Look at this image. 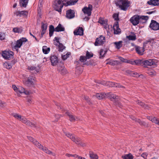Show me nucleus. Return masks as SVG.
<instances>
[{
	"label": "nucleus",
	"mask_w": 159,
	"mask_h": 159,
	"mask_svg": "<svg viewBox=\"0 0 159 159\" xmlns=\"http://www.w3.org/2000/svg\"><path fill=\"white\" fill-rule=\"evenodd\" d=\"M148 19V17L147 16H139L135 15L132 17L130 19L131 22L134 25H137L139 22L144 23Z\"/></svg>",
	"instance_id": "nucleus-1"
},
{
	"label": "nucleus",
	"mask_w": 159,
	"mask_h": 159,
	"mask_svg": "<svg viewBox=\"0 0 159 159\" xmlns=\"http://www.w3.org/2000/svg\"><path fill=\"white\" fill-rule=\"evenodd\" d=\"M12 115L15 118L21 121L23 123L27 125L32 127H36L35 124L30 122L25 117L22 116L17 113H13Z\"/></svg>",
	"instance_id": "nucleus-2"
},
{
	"label": "nucleus",
	"mask_w": 159,
	"mask_h": 159,
	"mask_svg": "<svg viewBox=\"0 0 159 159\" xmlns=\"http://www.w3.org/2000/svg\"><path fill=\"white\" fill-rule=\"evenodd\" d=\"M116 5L121 10L125 11L129 6L130 2L127 0H119L116 3Z\"/></svg>",
	"instance_id": "nucleus-3"
},
{
	"label": "nucleus",
	"mask_w": 159,
	"mask_h": 159,
	"mask_svg": "<svg viewBox=\"0 0 159 159\" xmlns=\"http://www.w3.org/2000/svg\"><path fill=\"white\" fill-rule=\"evenodd\" d=\"M33 143L38 148L41 149H42L47 154H52L53 156H55V153H53L51 151L48 150V149H47L45 147H43V146H42L38 142L35 140H34V141L33 142Z\"/></svg>",
	"instance_id": "nucleus-4"
},
{
	"label": "nucleus",
	"mask_w": 159,
	"mask_h": 159,
	"mask_svg": "<svg viewBox=\"0 0 159 159\" xmlns=\"http://www.w3.org/2000/svg\"><path fill=\"white\" fill-rule=\"evenodd\" d=\"M53 7L56 11L61 12L63 7V3L61 0H55L53 3Z\"/></svg>",
	"instance_id": "nucleus-5"
},
{
	"label": "nucleus",
	"mask_w": 159,
	"mask_h": 159,
	"mask_svg": "<svg viewBox=\"0 0 159 159\" xmlns=\"http://www.w3.org/2000/svg\"><path fill=\"white\" fill-rule=\"evenodd\" d=\"M119 59L122 62L127 63H130L132 65L136 64L137 65H139L142 62V61L140 60H137L133 61H130L126 59H124L120 57H119Z\"/></svg>",
	"instance_id": "nucleus-6"
},
{
	"label": "nucleus",
	"mask_w": 159,
	"mask_h": 159,
	"mask_svg": "<svg viewBox=\"0 0 159 159\" xmlns=\"http://www.w3.org/2000/svg\"><path fill=\"white\" fill-rule=\"evenodd\" d=\"M27 41V39L26 38H22L20 39L17 40L16 42L15 45L14 47V48L16 50H18V48H20L23 43Z\"/></svg>",
	"instance_id": "nucleus-7"
},
{
	"label": "nucleus",
	"mask_w": 159,
	"mask_h": 159,
	"mask_svg": "<svg viewBox=\"0 0 159 159\" xmlns=\"http://www.w3.org/2000/svg\"><path fill=\"white\" fill-rule=\"evenodd\" d=\"M34 77L33 76L29 77L24 83L25 85L28 87L33 86L34 85Z\"/></svg>",
	"instance_id": "nucleus-8"
},
{
	"label": "nucleus",
	"mask_w": 159,
	"mask_h": 159,
	"mask_svg": "<svg viewBox=\"0 0 159 159\" xmlns=\"http://www.w3.org/2000/svg\"><path fill=\"white\" fill-rule=\"evenodd\" d=\"M14 53L13 52L10 51H4L2 52V56L3 57L7 59L12 58Z\"/></svg>",
	"instance_id": "nucleus-9"
},
{
	"label": "nucleus",
	"mask_w": 159,
	"mask_h": 159,
	"mask_svg": "<svg viewBox=\"0 0 159 159\" xmlns=\"http://www.w3.org/2000/svg\"><path fill=\"white\" fill-rule=\"evenodd\" d=\"M143 63L145 66H151L156 65L157 61L155 59H151L144 61Z\"/></svg>",
	"instance_id": "nucleus-10"
},
{
	"label": "nucleus",
	"mask_w": 159,
	"mask_h": 159,
	"mask_svg": "<svg viewBox=\"0 0 159 159\" xmlns=\"http://www.w3.org/2000/svg\"><path fill=\"white\" fill-rule=\"evenodd\" d=\"M105 41V37L102 35H101L100 37L96 39L94 44L95 46L103 44Z\"/></svg>",
	"instance_id": "nucleus-11"
},
{
	"label": "nucleus",
	"mask_w": 159,
	"mask_h": 159,
	"mask_svg": "<svg viewBox=\"0 0 159 159\" xmlns=\"http://www.w3.org/2000/svg\"><path fill=\"white\" fill-rule=\"evenodd\" d=\"M92 8V6L91 5L89 4L88 7H84L82 9V11L84 14H87L88 16H89L91 15Z\"/></svg>",
	"instance_id": "nucleus-12"
},
{
	"label": "nucleus",
	"mask_w": 159,
	"mask_h": 159,
	"mask_svg": "<svg viewBox=\"0 0 159 159\" xmlns=\"http://www.w3.org/2000/svg\"><path fill=\"white\" fill-rule=\"evenodd\" d=\"M149 27L153 30H157L159 29V23L156 21L152 20Z\"/></svg>",
	"instance_id": "nucleus-13"
},
{
	"label": "nucleus",
	"mask_w": 159,
	"mask_h": 159,
	"mask_svg": "<svg viewBox=\"0 0 159 159\" xmlns=\"http://www.w3.org/2000/svg\"><path fill=\"white\" fill-rule=\"evenodd\" d=\"M75 12L73 10H68L66 11V16L68 19H71L75 17Z\"/></svg>",
	"instance_id": "nucleus-14"
},
{
	"label": "nucleus",
	"mask_w": 159,
	"mask_h": 159,
	"mask_svg": "<svg viewBox=\"0 0 159 159\" xmlns=\"http://www.w3.org/2000/svg\"><path fill=\"white\" fill-rule=\"evenodd\" d=\"M109 94L107 95V97L111 101H113L116 100V101H118L120 99L118 96L116 95L115 94H112L111 93H108Z\"/></svg>",
	"instance_id": "nucleus-15"
},
{
	"label": "nucleus",
	"mask_w": 159,
	"mask_h": 159,
	"mask_svg": "<svg viewBox=\"0 0 159 159\" xmlns=\"http://www.w3.org/2000/svg\"><path fill=\"white\" fill-rule=\"evenodd\" d=\"M50 60L51 64L53 66H56L58 62V57L55 55L51 56Z\"/></svg>",
	"instance_id": "nucleus-16"
},
{
	"label": "nucleus",
	"mask_w": 159,
	"mask_h": 159,
	"mask_svg": "<svg viewBox=\"0 0 159 159\" xmlns=\"http://www.w3.org/2000/svg\"><path fill=\"white\" fill-rule=\"evenodd\" d=\"M107 86L111 87H115L125 88L124 87L119 84H118L113 83L112 82L110 81L107 82Z\"/></svg>",
	"instance_id": "nucleus-17"
},
{
	"label": "nucleus",
	"mask_w": 159,
	"mask_h": 159,
	"mask_svg": "<svg viewBox=\"0 0 159 159\" xmlns=\"http://www.w3.org/2000/svg\"><path fill=\"white\" fill-rule=\"evenodd\" d=\"M72 139L71 140L76 144L83 147L85 146V144L84 143H81L80 139L79 138L74 137V138H72Z\"/></svg>",
	"instance_id": "nucleus-18"
},
{
	"label": "nucleus",
	"mask_w": 159,
	"mask_h": 159,
	"mask_svg": "<svg viewBox=\"0 0 159 159\" xmlns=\"http://www.w3.org/2000/svg\"><path fill=\"white\" fill-rule=\"evenodd\" d=\"M113 29L114 30V33L116 34H118L120 33L121 30L119 28V24L118 22H116L113 25Z\"/></svg>",
	"instance_id": "nucleus-19"
},
{
	"label": "nucleus",
	"mask_w": 159,
	"mask_h": 159,
	"mask_svg": "<svg viewBox=\"0 0 159 159\" xmlns=\"http://www.w3.org/2000/svg\"><path fill=\"white\" fill-rule=\"evenodd\" d=\"M108 94V93H97L95 96L98 99L101 100L107 98V95Z\"/></svg>",
	"instance_id": "nucleus-20"
},
{
	"label": "nucleus",
	"mask_w": 159,
	"mask_h": 159,
	"mask_svg": "<svg viewBox=\"0 0 159 159\" xmlns=\"http://www.w3.org/2000/svg\"><path fill=\"white\" fill-rule=\"evenodd\" d=\"M84 30L83 28L79 27L78 29H77L74 32L75 35H83V33Z\"/></svg>",
	"instance_id": "nucleus-21"
},
{
	"label": "nucleus",
	"mask_w": 159,
	"mask_h": 159,
	"mask_svg": "<svg viewBox=\"0 0 159 159\" xmlns=\"http://www.w3.org/2000/svg\"><path fill=\"white\" fill-rule=\"evenodd\" d=\"M18 93H24L26 95L30 94V92L28 90H25V89L22 87H19L18 88Z\"/></svg>",
	"instance_id": "nucleus-22"
},
{
	"label": "nucleus",
	"mask_w": 159,
	"mask_h": 159,
	"mask_svg": "<svg viewBox=\"0 0 159 159\" xmlns=\"http://www.w3.org/2000/svg\"><path fill=\"white\" fill-rule=\"evenodd\" d=\"M66 114H67L69 117V120L70 121L72 122L75 121L76 120H78L79 118L74 115H72L71 114L69 113L68 111H66Z\"/></svg>",
	"instance_id": "nucleus-23"
},
{
	"label": "nucleus",
	"mask_w": 159,
	"mask_h": 159,
	"mask_svg": "<svg viewBox=\"0 0 159 159\" xmlns=\"http://www.w3.org/2000/svg\"><path fill=\"white\" fill-rule=\"evenodd\" d=\"M135 50L139 54L141 55H143L144 51V48L143 47H140L138 46H135Z\"/></svg>",
	"instance_id": "nucleus-24"
},
{
	"label": "nucleus",
	"mask_w": 159,
	"mask_h": 159,
	"mask_svg": "<svg viewBox=\"0 0 159 159\" xmlns=\"http://www.w3.org/2000/svg\"><path fill=\"white\" fill-rule=\"evenodd\" d=\"M57 70L62 75H64L67 73V71L64 66H58Z\"/></svg>",
	"instance_id": "nucleus-25"
},
{
	"label": "nucleus",
	"mask_w": 159,
	"mask_h": 159,
	"mask_svg": "<svg viewBox=\"0 0 159 159\" xmlns=\"http://www.w3.org/2000/svg\"><path fill=\"white\" fill-rule=\"evenodd\" d=\"M147 3L154 6H158L159 5V0H150L147 2Z\"/></svg>",
	"instance_id": "nucleus-26"
},
{
	"label": "nucleus",
	"mask_w": 159,
	"mask_h": 159,
	"mask_svg": "<svg viewBox=\"0 0 159 159\" xmlns=\"http://www.w3.org/2000/svg\"><path fill=\"white\" fill-rule=\"evenodd\" d=\"M137 102L138 105H140L145 109L146 110H149L150 107L147 105L145 104L143 102L139 100L137 101Z\"/></svg>",
	"instance_id": "nucleus-27"
},
{
	"label": "nucleus",
	"mask_w": 159,
	"mask_h": 159,
	"mask_svg": "<svg viewBox=\"0 0 159 159\" xmlns=\"http://www.w3.org/2000/svg\"><path fill=\"white\" fill-rule=\"evenodd\" d=\"M125 72L127 75H129L132 76H135L136 77L139 76V75H138L137 73L129 70H126Z\"/></svg>",
	"instance_id": "nucleus-28"
},
{
	"label": "nucleus",
	"mask_w": 159,
	"mask_h": 159,
	"mask_svg": "<svg viewBox=\"0 0 159 159\" xmlns=\"http://www.w3.org/2000/svg\"><path fill=\"white\" fill-rule=\"evenodd\" d=\"M64 30V28L60 24H59L55 28V31L56 32H61Z\"/></svg>",
	"instance_id": "nucleus-29"
},
{
	"label": "nucleus",
	"mask_w": 159,
	"mask_h": 159,
	"mask_svg": "<svg viewBox=\"0 0 159 159\" xmlns=\"http://www.w3.org/2000/svg\"><path fill=\"white\" fill-rule=\"evenodd\" d=\"M54 31H55V28H54L53 25H50L49 27V35L50 37L52 36Z\"/></svg>",
	"instance_id": "nucleus-30"
},
{
	"label": "nucleus",
	"mask_w": 159,
	"mask_h": 159,
	"mask_svg": "<svg viewBox=\"0 0 159 159\" xmlns=\"http://www.w3.org/2000/svg\"><path fill=\"white\" fill-rule=\"evenodd\" d=\"M130 118L133 120H134L135 121L139 123L141 125H144L145 123L144 122L141 121L139 119H137L132 116H130Z\"/></svg>",
	"instance_id": "nucleus-31"
},
{
	"label": "nucleus",
	"mask_w": 159,
	"mask_h": 159,
	"mask_svg": "<svg viewBox=\"0 0 159 159\" xmlns=\"http://www.w3.org/2000/svg\"><path fill=\"white\" fill-rule=\"evenodd\" d=\"M28 0H20V5L21 7H26Z\"/></svg>",
	"instance_id": "nucleus-32"
},
{
	"label": "nucleus",
	"mask_w": 159,
	"mask_h": 159,
	"mask_svg": "<svg viewBox=\"0 0 159 159\" xmlns=\"http://www.w3.org/2000/svg\"><path fill=\"white\" fill-rule=\"evenodd\" d=\"M107 52V50L106 49L103 50V49H101L99 52L100 55L99 58H103V57L105 56V55L106 53Z\"/></svg>",
	"instance_id": "nucleus-33"
},
{
	"label": "nucleus",
	"mask_w": 159,
	"mask_h": 159,
	"mask_svg": "<svg viewBox=\"0 0 159 159\" xmlns=\"http://www.w3.org/2000/svg\"><path fill=\"white\" fill-rule=\"evenodd\" d=\"M90 159H98V156L93 152H90L89 153Z\"/></svg>",
	"instance_id": "nucleus-34"
},
{
	"label": "nucleus",
	"mask_w": 159,
	"mask_h": 159,
	"mask_svg": "<svg viewBox=\"0 0 159 159\" xmlns=\"http://www.w3.org/2000/svg\"><path fill=\"white\" fill-rule=\"evenodd\" d=\"M107 20H104L103 18H99L98 22L101 25H106L107 24Z\"/></svg>",
	"instance_id": "nucleus-35"
},
{
	"label": "nucleus",
	"mask_w": 159,
	"mask_h": 159,
	"mask_svg": "<svg viewBox=\"0 0 159 159\" xmlns=\"http://www.w3.org/2000/svg\"><path fill=\"white\" fill-rule=\"evenodd\" d=\"M67 5H73L75 4L78 0H66Z\"/></svg>",
	"instance_id": "nucleus-36"
},
{
	"label": "nucleus",
	"mask_w": 159,
	"mask_h": 159,
	"mask_svg": "<svg viewBox=\"0 0 159 159\" xmlns=\"http://www.w3.org/2000/svg\"><path fill=\"white\" fill-rule=\"evenodd\" d=\"M122 41H121L118 42H115L114 44L115 45L116 47L118 49H119L122 46Z\"/></svg>",
	"instance_id": "nucleus-37"
},
{
	"label": "nucleus",
	"mask_w": 159,
	"mask_h": 159,
	"mask_svg": "<svg viewBox=\"0 0 159 159\" xmlns=\"http://www.w3.org/2000/svg\"><path fill=\"white\" fill-rule=\"evenodd\" d=\"M28 69L30 70H34L35 73L38 72L39 70V68H37L36 67L33 66H29L28 67Z\"/></svg>",
	"instance_id": "nucleus-38"
},
{
	"label": "nucleus",
	"mask_w": 159,
	"mask_h": 159,
	"mask_svg": "<svg viewBox=\"0 0 159 159\" xmlns=\"http://www.w3.org/2000/svg\"><path fill=\"white\" fill-rule=\"evenodd\" d=\"M12 30L15 33H21L22 32L23 29L22 27H16L13 28Z\"/></svg>",
	"instance_id": "nucleus-39"
},
{
	"label": "nucleus",
	"mask_w": 159,
	"mask_h": 159,
	"mask_svg": "<svg viewBox=\"0 0 159 159\" xmlns=\"http://www.w3.org/2000/svg\"><path fill=\"white\" fill-rule=\"evenodd\" d=\"M122 158L125 159H133V157L130 153L122 156Z\"/></svg>",
	"instance_id": "nucleus-40"
},
{
	"label": "nucleus",
	"mask_w": 159,
	"mask_h": 159,
	"mask_svg": "<svg viewBox=\"0 0 159 159\" xmlns=\"http://www.w3.org/2000/svg\"><path fill=\"white\" fill-rule=\"evenodd\" d=\"M50 50V48H47V46H44L43 47V51L45 54L48 53L49 52Z\"/></svg>",
	"instance_id": "nucleus-41"
},
{
	"label": "nucleus",
	"mask_w": 159,
	"mask_h": 159,
	"mask_svg": "<svg viewBox=\"0 0 159 159\" xmlns=\"http://www.w3.org/2000/svg\"><path fill=\"white\" fill-rule=\"evenodd\" d=\"M93 56V54L91 52L87 51L86 53V57L87 59H89Z\"/></svg>",
	"instance_id": "nucleus-42"
},
{
	"label": "nucleus",
	"mask_w": 159,
	"mask_h": 159,
	"mask_svg": "<svg viewBox=\"0 0 159 159\" xmlns=\"http://www.w3.org/2000/svg\"><path fill=\"white\" fill-rule=\"evenodd\" d=\"M65 48V47L61 43L59 44L58 51L62 52L63 49Z\"/></svg>",
	"instance_id": "nucleus-43"
},
{
	"label": "nucleus",
	"mask_w": 159,
	"mask_h": 159,
	"mask_svg": "<svg viewBox=\"0 0 159 159\" xmlns=\"http://www.w3.org/2000/svg\"><path fill=\"white\" fill-rule=\"evenodd\" d=\"M127 37L129 40H135L136 39V36L134 34L133 35H129L127 36Z\"/></svg>",
	"instance_id": "nucleus-44"
},
{
	"label": "nucleus",
	"mask_w": 159,
	"mask_h": 159,
	"mask_svg": "<svg viewBox=\"0 0 159 159\" xmlns=\"http://www.w3.org/2000/svg\"><path fill=\"white\" fill-rule=\"evenodd\" d=\"M4 66L7 69H10L12 67L11 64L8 62H6L4 64Z\"/></svg>",
	"instance_id": "nucleus-45"
},
{
	"label": "nucleus",
	"mask_w": 159,
	"mask_h": 159,
	"mask_svg": "<svg viewBox=\"0 0 159 159\" xmlns=\"http://www.w3.org/2000/svg\"><path fill=\"white\" fill-rule=\"evenodd\" d=\"M148 74L150 76H155L156 75V73L155 71L153 70H149Z\"/></svg>",
	"instance_id": "nucleus-46"
},
{
	"label": "nucleus",
	"mask_w": 159,
	"mask_h": 159,
	"mask_svg": "<svg viewBox=\"0 0 159 159\" xmlns=\"http://www.w3.org/2000/svg\"><path fill=\"white\" fill-rule=\"evenodd\" d=\"M152 121L159 125V119H157L156 117H153Z\"/></svg>",
	"instance_id": "nucleus-47"
},
{
	"label": "nucleus",
	"mask_w": 159,
	"mask_h": 159,
	"mask_svg": "<svg viewBox=\"0 0 159 159\" xmlns=\"http://www.w3.org/2000/svg\"><path fill=\"white\" fill-rule=\"evenodd\" d=\"M64 133L67 137L70 138L71 140L72 139V138H74V137L73 135H72L69 133H67L65 131H64Z\"/></svg>",
	"instance_id": "nucleus-48"
},
{
	"label": "nucleus",
	"mask_w": 159,
	"mask_h": 159,
	"mask_svg": "<svg viewBox=\"0 0 159 159\" xmlns=\"http://www.w3.org/2000/svg\"><path fill=\"white\" fill-rule=\"evenodd\" d=\"M5 39V35L4 33H0V40H2Z\"/></svg>",
	"instance_id": "nucleus-49"
},
{
	"label": "nucleus",
	"mask_w": 159,
	"mask_h": 159,
	"mask_svg": "<svg viewBox=\"0 0 159 159\" xmlns=\"http://www.w3.org/2000/svg\"><path fill=\"white\" fill-rule=\"evenodd\" d=\"M87 59L86 58V56H81L80 57V60L81 62H84Z\"/></svg>",
	"instance_id": "nucleus-50"
},
{
	"label": "nucleus",
	"mask_w": 159,
	"mask_h": 159,
	"mask_svg": "<svg viewBox=\"0 0 159 159\" xmlns=\"http://www.w3.org/2000/svg\"><path fill=\"white\" fill-rule=\"evenodd\" d=\"M28 11H20V17L22 16H26L28 14Z\"/></svg>",
	"instance_id": "nucleus-51"
},
{
	"label": "nucleus",
	"mask_w": 159,
	"mask_h": 159,
	"mask_svg": "<svg viewBox=\"0 0 159 159\" xmlns=\"http://www.w3.org/2000/svg\"><path fill=\"white\" fill-rule=\"evenodd\" d=\"M41 29L42 30H44L46 31L47 29V25L46 24H44L43 22H42Z\"/></svg>",
	"instance_id": "nucleus-52"
},
{
	"label": "nucleus",
	"mask_w": 159,
	"mask_h": 159,
	"mask_svg": "<svg viewBox=\"0 0 159 159\" xmlns=\"http://www.w3.org/2000/svg\"><path fill=\"white\" fill-rule=\"evenodd\" d=\"M66 156L69 157H72L75 158H78L79 157V156L76 154L72 155L68 153H66Z\"/></svg>",
	"instance_id": "nucleus-53"
},
{
	"label": "nucleus",
	"mask_w": 159,
	"mask_h": 159,
	"mask_svg": "<svg viewBox=\"0 0 159 159\" xmlns=\"http://www.w3.org/2000/svg\"><path fill=\"white\" fill-rule=\"evenodd\" d=\"M6 104L5 102H2L0 100V108H3L6 106Z\"/></svg>",
	"instance_id": "nucleus-54"
},
{
	"label": "nucleus",
	"mask_w": 159,
	"mask_h": 159,
	"mask_svg": "<svg viewBox=\"0 0 159 159\" xmlns=\"http://www.w3.org/2000/svg\"><path fill=\"white\" fill-rule=\"evenodd\" d=\"M12 88L17 93H18V88L16 87L15 85H12Z\"/></svg>",
	"instance_id": "nucleus-55"
},
{
	"label": "nucleus",
	"mask_w": 159,
	"mask_h": 159,
	"mask_svg": "<svg viewBox=\"0 0 159 159\" xmlns=\"http://www.w3.org/2000/svg\"><path fill=\"white\" fill-rule=\"evenodd\" d=\"M118 101H116L115 102V104L117 106H118L120 107H121L122 106V105L121 104V103H120V102H118Z\"/></svg>",
	"instance_id": "nucleus-56"
},
{
	"label": "nucleus",
	"mask_w": 159,
	"mask_h": 159,
	"mask_svg": "<svg viewBox=\"0 0 159 159\" xmlns=\"http://www.w3.org/2000/svg\"><path fill=\"white\" fill-rule=\"evenodd\" d=\"M113 17L115 20H117L118 19V15L116 14H115L113 15Z\"/></svg>",
	"instance_id": "nucleus-57"
},
{
	"label": "nucleus",
	"mask_w": 159,
	"mask_h": 159,
	"mask_svg": "<svg viewBox=\"0 0 159 159\" xmlns=\"http://www.w3.org/2000/svg\"><path fill=\"white\" fill-rule=\"evenodd\" d=\"M147 154L146 153H143L141 155V156L143 157L145 159H146L147 157Z\"/></svg>",
	"instance_id": "nucleus-58"
},
{
	"label": "nucleus",
	"mask_w": 159,
	"mask_h": 159,
	"mask_svg": "<svg viewBox=\"0 0 159 159\" xmlns=\"http://www.w3.org/2000/svg\"><path fill=\"white\" fill-rule=\"evenodd\" d=\"M28 139L32 143L34 141V140L32 137L30 136H27Z\"/></svg>",
	"instance_id": "nucleus-59"
},
{
	"label": "nucleus",
	"mask_w": 159,
	"mask_h": 159,
	"mask_svg": "<svg viewBox=\"0 0 159 159\" xmlns=\"http://www.w3.org/2000/svg\"><path fill=\"white\" fill-rule=\"evenodd\" d=\"M38 16L40 17L41 16V9H39L38 10Z\"/></svg>",
	"instance_id": "nucleus-60"
},
{
	"label": "nucleus",
	"mask_w": 159,
	"mask_h": 159,
	"mask_svg": "<svg viewBox=\"0 0 159 159\" xmlns=\"http://www.w3.org/2000/svg\"><path fill=\"white\" fill-rule=\"evenodd\" d=\"M45 32L46 31L44 30H42L41 34V38L43 37V35L45 33Z\"/></svg>",
	"instance_id": "nucleus-61"
},
{
	"label": "nucleus",
	"mask_w": 159,
	"mask_h": 159,
	"mask_svg": "<svg viewBox=\"0 0 159 159\" xmlns=\"http://www.w3.org/2000/svg\"><path fill=\"white\" fill-rule=\"evenodd\" d=\"M55 117L56 119L55 121H57L60 117V116L59 115H55Z\"/></svg>",
	"instance_id": "nucleus-62"
},
{
	"label": "nucleus",
	"mask_w": 159,
	"mask_h": 159,
	"mask_svg": "<svg viewBox=\"0 0 159 159\" xmlns=\"http://www.w3.org/2000/svg\"><path fill=\"white\" fill-rule=\"evenodd\" d=\"M55 39L56 41L57 42L58 44H60V43L59 40V38L57 37H55Z\"/></svg>",
	"instance_id": "nucleus-63"
},
{
	"label": "nucleus",
	"mask_w": 159,
	"mask_h": 159,
	"mask_svg": "<svg viewBox=\"0 0 159 159\" xmlns=\"http://www.w3.org/2000/svg\"><path fill=\"white\" fill-rule=\"evenodd\" d=\"M15 15L17 16H19L20 17V11H17L15 13Z\"/></svg>",
	"instance_id": "nucleus-64"
}]
</instances>
